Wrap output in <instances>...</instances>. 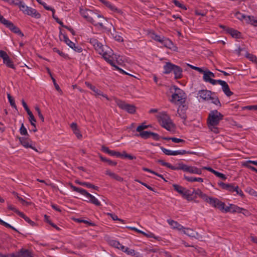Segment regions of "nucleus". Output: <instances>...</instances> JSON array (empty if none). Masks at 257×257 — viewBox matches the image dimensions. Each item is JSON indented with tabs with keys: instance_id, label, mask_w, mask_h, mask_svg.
I'll return each instance as SVG.
<instances>
[{
	"instance_id": "nucleus-1",
	"label": "nucleus",
	"mask_w": 257,
	"mask_h": 257,
	"mask_svg": "<svg viewBox=\"0 0 257 257\" xmlns=\"http://www.w3.org/2000/svg\"><path fill=\"white\" fill-rule=\"evenodd\" d=\"M81 15L87 21L92 23L95 26H99L102 28H104L102 21L104 18L101 15L90 10L80 9Z\"/></svg>"
},
{
	"instance_id": "nucleus-2",
	"label": "nucleus",
	"mask_w": 257,
	"mask_h": 257,
	"mask_svg": "<svg viewBox=\"0 0 257 257\" xmlns=\"http://www.w3.org/2000/svg\"><path fill=\"white\" fill-rule=\"evenodd\" d=\"M101 55H102L103 58L106 62L110 64L112 66L115 67L116 69L118 70L120 72L122 73V74H125L133 76V75L126 73L122 69L118 68L115 65L114 58L115 57V55H114L112 53L111 50H110L109 49H107L104 51L103 54H101Z\"/></svg>"
},
{
	"instance_id": "nucleus-3",
	"label": "nucleus",
	"mask_w": 257,
	"mask_h": 257,
	"mask_svg": "<svg viewBox=\"0 0 257 257\" xmlns=\"http://www.w3.org/2000/svg\"><path fill=\"white\" fill-rule=\"evenodd\" d=\"M158 121L161 125L168 131L171 129L172 123L170 116L165 112L160 113L157 115Z\"/></svg>"
},
{
	"instance_id": "nucleus-4",
	"label": "nucleus",
	"mask_w": 257,
	"mask_h": 257,
	"mask_svg": "<svg viewBox=\"0 0 257 257\" xmlns=\"http://www.w3.org/2000/svg\"><path fill=\"white\" fill-rule=\"evenodd\" d=\"M223 117V115L217 110L211 111L208 115L207 124L218 125Z\"/></svg>"
},
{
	"instance_id": "nucleus-5",
	"label": "nucleus",
	"mask_w": 257,
	"mask_h": 257,
	"mask_svg": "<svg viewBox=\"0 0 257 257\" xmlns=\"http://www.w3.org/2000/svg\"><path fill=\"white\" fill-rule=\"evenodd\" d=\"M174 189L188 201L192 200V193L191 191L178 184H173Z\"/></svg>"
},
{
	"instance_id": "nucleus-6",
	"label": "nucleus",
	"mask_w": 257,
	"mask_h": 257,
	"mask_svg": "<svg viewBox=\"0 0 257 257\" xmlns=\"http://www.w3.org/2000/svg\"><path fill=\"white\" fill-rule=\"evenodd\" d=\"M173 88L174 89L175 92L172 95L171 101L175 103H177V102L182 103L184 102L185 101V98H183L184 93L183 90L175 85L173 86Z\"/></svg>"
},
{
	"instance_id": "nucleus-7",
	"label": "nucleus",
	"mask_w": 257,
	"mask_h": 257,
	"mask_svg": "<svg viewBox=\"0 0 257 257\" xmlns=\"http://www.w3.org/2000/svg\"><path fill=\"white\" fill-rule=\"evenodd\" d=\"M114 100L115 103L120 108L125 110L130 113L134 114L136 112V107L135 105L126 103L124 101L115 98Z\"/></svg>"
},
{
	"instance_id": "nucleus-8",
	"label": "nucleus",
	"mask_w": 257,
	"mask_h": 257,
	"mask_svg": "<svg viewBox=\"0 0 257 257\" xmlns=\"http://www.w3.org/2000/svg\"><path fill=\"white\" fill-rule=\"evenodd\" d=\"M177 168V170H181L191 174L200 175L202 173V171L200 169H199L195 166L187 165L183 164V163H179Z\"/></svg>"
},
{
	"instance_id": "nucleus-9",
	"label": "nucleus",
	"mask_w": 257,
	"mask_h": 257,
	"mask_svg": "<svg viewBox=\"0 0 257 257\" xmlns=\"http://www.w3.org/2000/svg\"><path fill=\"white\" fill-rule=\"evenodd\" d=\"M20 9L25 14L31 16L32 17L37 19H39L41 17V14H39L36 9L26 6L23 2L20 5Z\"/></svg>"
},
{
	"instance_id": "nucleus-10",
	"label": "nucleus",
	"mask_w": 257,
	"mask_h": 257,
	"mask_svg": "<svg viewBox=\"0 0 257 257\" xmlns=\"http://www.w3.org/2000/svg\"><path fill=\"white\" fill-rule=\"evenodd\" d=\"M205 201L212 206L217 208L221 211H223V209H225V203L217 198L207 196Z\"/></svg>"
},
{
	"instance_id": "nucleus-11",
	"label": "nucleus",
	"mask_w": 257,
	"mask_h": 257,
	"mask_svg": "<svg viewBox=\"0 0 257 257\" xmlns=\"http://www.w3.org/2000/svg\"><path fill=\"white\" fill-rule=\"evenodd\" d=\"M89 42L94 47L95 50L99 54H103L104 51L107 49H109L106 46L103 45L101 43L94 38H91L89 40Z\"/></svg>"
},
{
	"instance_id": "nucleus-12",
	"label": "nucleus",
	"mask_w": 257,
	"mask_h": 257,
	"mask_svg": "<svg viewBox=\"0 0 257 257\" xmlns=\"http://www.w3.org/2000/svg\"><path fill=\"white\" fill-rule=\"evenodd\" d=\"M235 15L238 19L241 20L244 19L247 23L250 24L254 26H257V19H256L253 16H246L244 15L241 14L239 12H237Z\"/></svg>"
},
{
	"instance_id": "nucleus-13",
	"label": "nucleus",
	"mask_w": 257,
	"mask_h": 257,
	"mask_svg": "<svg viewBox=\"0 0 257 257\" xmlns=\"http://www.w3.org/2000/svg\"><path fill=\"white\" fill-rule=\"evenodd\" d=\"M2 24L6 26L7 28L9 29L13 33L17 34L22 37L24 36V34L20 29L15 26L12 22L6 19Z\"/></svg>"
},
{
	"instance_id": "nucleus-14",
	"label": "nucleus",
	"mask_w": 257,
	"mask_h": 257,
	"mask_svg": "<svg viewBox=\"0 0 257 257\" xmlns=\"http://www.w3.org/2000/svg\"><path fill=\"white\" fill-rule=\"evenodd\" d=\"M0 57L3 59L4 63L8 67L12 69H15V66L13 61L10 59L7 53L3 51L0 50Z\"/></svg>"
},
{
	"instance_id": "nucleus-15",
	"label": "nucleus",
	"mask_w": 257,
	"mask_h": 257,
	"mask_svg": "<svg viewBox=\"0 0 257 257\" xmlns=\"http://www.w3.org/2000/svg\"><path fill=\"white\" fill-rule=\"evenodd\" d=\"M21 145L26 148H31L32 149L38 152L37 149L32 146L33 142L29 137H19L18 138Z\"/></svg>"
},
{
	"instance_id": "nucleus-16",
	"label": "nucleus",
	"mask_w": 257,
	"mask_h": 257,
	"mask_svg": "<svg viewBox=\"0 0 257 257\" xmlns=\"http://www.w3.org/2000/svg\"><path fill=\"white\" fill-rule=\"evenodd\" d=\"M217 83L221 85L222 90L227 96L229 97L233 94V92L230 91L228 85L225 81L221 80H217Z\"/></svg>"
},
{
	"instance_id": "nucleus-17",
	"label": "nucleus",
	"mask_w": 257,
	"mask_h": 257,
	"mask_svg": "<svg viewBox=\"0 0 257 257\" xmlns=\"http://www.w3.org/2000/svg\"><path fill=\"white\" fill-rule=\"evenodd\" d=\"M85 84L88 88H89L91 90H92L95 93L96 96H102L103 97L105 98L107 100H110L109 98L107 96V95L103 94L101 90L96 88L95 86L92 85L89 82H85Z\"/></svg>"
},
{
	"instance_id": "nucleus-18",
	"label": "nucleus",
	"mask_w": 257,
	"mask_h": 257,
	"mask_svg": "<svg viewBox=\"0 0 257 257\" xmlns=\"http://www.w3.org/2000/svg\"><path fill=\"white\" fill-rule=\"evenodd\" d=\"M242 210L246 211L245 209L234 204H230L229 206L225 207V209H223V211L225 212H231L232 213H241Z\"/></svg>"
},
{
	"instance_id": "nucleus-19",
	"label": "nucleus",
	"mask_w": 257,
	"mask_h": 257,
	"mask_svg": "<svg viewBox=\"0 0 257 257\" xmlns=\"http://www.w3.org/2000/svg\"><path fill=\"white\" fill-rule=\"evenodd\" d=\"M22 104L25 110H26L29 116V120L31 122V124L33 126H35V122L36 121V119H35L34 115L33 114L29 108L27 103L25 102V101L23 100H22Z\"/></svg>"
},
{
	"instance_id": "nucleus-20",
	"label": "nucleus",
	"mask_w": 257,
	"mask_h": 257,
	"mask_svg": "<svg viewBox=\"0 0 257 257\" xmlns=\"http://www.w3.org/2000/svg\"><path fill=\"white\" fill-rule=\"evenodd\" d=\"M161 43L166 47L175 51L177 49V47L175 46L173 42L168 38L163 37V39Z\"/></svg>"
},
{
	"instance_id": "nucleus-21",
	"label": "nucleus",
	"mask_w": 257,
	"mask_h": 257,
	"mask_svg": "<svg viewBox=\"0 0 257 257\" xmlns=\"http://www.w3.org/2000/svg\"><path fill=\"white\" fill-rule=\"evenodd\" d=\"M199 97L204 100H208L212 98V92L208 90H201L198 92Z\"/></svg>"
},
{
	"instance_id": "nucleus-22",
	"label": "nucleus",
	"mask_w": 257,
	"mask_h": 257,
	"mask_svg": "<svg viewBox=\"0 0 257 257\" xmlns=\"http://www.w3.org/2000/svg\"><path fill=\"white\" fill-rule=\"evenodd\" d=\"M188 107L185 104H181L179 106L177 110V113L179 116L182 119L186 120L187 116L186 114V111Z\"/></svg>"
},
{
	"instance_id": "nucleus-23",
	"label": "nucleus",
	"mask_w": 257,
	"mask_h": 257,
	"mask_svg": "<svg viewBox=\"0 0 257 257\" xmlns=\"http://www.w3.org/2000/svg\"><path fill=\"white\" fill-rule=\"evenodd\" d=\"M86 197V198L88 199L87 201L90 202L96 206H100L101 205L100 202L93 195L88 193L87 191H85V193L83 195Z\"/></svg>"
},
{
	"instance_id": "nucleus-24",
	"label": "nucleus",
	"mask_w": 257,
	"mask_h": 257,
	"mask_svg": "<svg viewBox=\"0 0 257 257\" xmlns=\"http://www.w3.org/2000/svg\"><path fill=\"white\" fill-rule=\"evenodd\" d=\"M101 150L102 152H103L104 153H107L112 156H116V157H120V156H121V153L120 152H116L115 151L110 150L109 149V148L108 147H105L104 146H102L101 147Z\"/></svg>"
},
{
	"instance_id": "nucleus-25",
	"label": "nucleus",
	"mask_w": 257,
	"mask_h": 257,
	"mask_svg": "<svg viewBox=\"0 0 257 257\" xmlns=\"http://www.w3.org/2000/svg\"><path fill=\"white\" fill-rule=\"evenodd\" d=\"M182 229H184V233L190 237H194L196 238H199L200 237V235L199 233L197 232H195L192 229L184 228V227Z\"/></svg>"
},
{
	"instance_id": "nucleus-26",
	"label": "nucleus",
	"mask_w": 257,
	"mask_h": 257,
	"mask_svg": "<svg viewBox=\"0 0 257 257\" xmlns=\"http://www.w3.org/2000/svg\"><path fill=\"white\" fill-rule=\"evenodd\" d=\"M202 73L203 74V80L204 81L207 82H209L210 83H211L212 85H215L217 84V80H215V79H213L211 78L210 77V75H209V74H208V71L207 70H205V71L204 70V71Z\"/></svg>"
},
{
	"instance_id": "nucleus-27",
	"label": "nucleus",
	"mask_w": 257,
	"mask_h": 257,
	"mask_svg": "<svg viewBox=\"0 0 257 257\" xmlns=\"http://www.w3.org/2000/svg\"><path fill=\"white\" fill-rule=\"evenodd\" d=\"M174 68L173 69V73L175 75L176 79H180L182 77V69L177 65H174Z\"/></svg>"
},
{
	"instance_id": "nucleus-28",
	"label": "nucleus",
	"mask_w": 257,
	"mask_h": 257,
	"mask_svg": "<svg viewBox=\"0 0 257 257\" xmlns=\"http://www.w3.org/2000/svg\"><path fill=\"white\" fill-rule=\"evenodd\" d=\"M174 64H173L171 62H167L164 66V73L167 74H169L173 71V69L174 68Z\"/></svg>"
},
{
	"instance_id": "nucleus-29",
	"label": "nucleus",
	"mask_w": 257,
	"mask_h": 257,
	"mask_svg": "<svg viewBox=\"0 0 257 257\" xmlns=\"http://www.w3.org/2000/svg\"><path fill=\"white\" fill-rule=\"evenodd\" d=\"M20 257H33L32 252L27 249L22 248L20 250Z\"/></svg>"
},
{
	"instance_id": "nucleus-30",
	"label": "nucleus",
	"mask_w": 257,
	"mask_h": 257,
	"mask_svg": "<svg viewBox=\"0 0 257 257\" xmlns=\"http://www.w3.org/2000/svg\"><path fill=\"white\" fill-rule=\"evenodd\" d=\"M227 32L233 38H239L241 37V33L234 29L228 28L227 30Z\"/></svg>"
},
{
	"instance_id": "nucleus-31",
	"label": "nucleus",
	"mask_w": 257,
	"mask_h": 257,
	"mask_svg": "<svg viewBox=\"0 0 257 257\" xmlns=\"http://www.w3.org/2000/svg\"><path fill=\"white\" fill-rule=\"evenodd\" d=\"M62 36L64 41L68 45L70 48L74 46V43L69 39L66 35L62 34L61 31H60L59 36Z\"/></svg>"
},
{
	"instance_id": "nucleus-32",
	"label": "nucleus",
	"mask_w": 257,
	"mask_h": 257,
	"mask_svg": "<svg viewBox=\"0 0 257 257\" xmlns=\"http://www.w3.org/2000/svg\"><path fill=\"white\" fill-rule=\"evenodd\" d=\"M100 2H101L103 4H104L107 7L109 8L111 11L113 12H116L117 13L120 12V10H118L117 8H116L114 6L112 5L109 2L105 1L104 0H99Z\"/></svg>"
},
{
	"instance_id": "nucleus-33",
	"label": "nucleus",
	"mask_w": 257,
	"mask_h": 257,
	"mask_svg": "<svg viewBox=\"0 0 257 257\" xmlns=\"http://www.w3.org/2000/svg\"><path fill=\"white\" fill-rule=\"evenodd\" d=\"M75 182L77 183V184H78L80 185H82V186H85L88 188H92L94 190H98V187L97 186H96L90 183H88V182H80L78 180H76L75 181Z\"/></svg>"
},
{
	"instance_id": "nucleus-34",
	"label": "nucleus",
	"mask_w": 257,
	"mask_h": 257,
	"mask_svg": "<svg viewBox=\"0 0 257 257\" xmlns=\"http://www.w3.org/2000/svg\"><path fill=\"white\" fill-rule=\"evenodd\" d=\"M158 163H160L162 166H166L173 170H177V167H175L172 165H171L170 163L165 162L164 161L162 160H158L156 161Z\"/></svg>"
},
{
	"instance_id": "nucleus-35",
	"label": "nucleus",
	"mask_w": 257,
	"mask_h": 257,
	"mask_svg": "<svg viewBox=\"0 0 257 257\" xmlns=\"http://www.w3.org/2000/svg\"><path fill=\"white\" fill-rule=\"evenodd\" d=\"M167 222L170 225L172 226L175 228H178L179 230H181L183 228V226L179 224L177 221H175L174 220L168 219L167 220Z\"/></svg>"
},
{
	"instance_id": "nucleus-36",
	"label": "nucleus",
	"mask_w": 257,
	"mask_h": 257,
	"mask_svg": "<svg viewBox=\"0 0 257 257\" xmlns=\"http://www.w3.org/2000/svg\"><path fill=\"white\" fill-rule=\"evenodd\" d=\"M184 179L186 181H187L188 182H195V181L198 182H203V179L201 178L188 177V176L185 175Z\"/></svg>"
},
{
	"instance_id": "nucleus-37",
	"label": "nucleus",
	"mask_w": 257,
	"mask_h": 257,
	"mask_svg": "<svg viewBox=\"0 0 257 257\" xmlns=\"http://www.w3.org/2000/svg\"><path fill=\"white\" fill-rule=\"evenodd\" d=\"M101 161L107 163L108 164L111 166H115L117 165V162L115 161H111L105 157H102L101 155L99 156Z\"/></svg>"
},
{
	"instance_id": "nucleus-38",
	"label": "nucleus",
	"mask_w": 257,
	"mask_h": 257,
	"mask_svg": "<svg viewBox=\"0 0 257 257\" xmlns=\"http://www.w3.org/2000/svg\"><path fill=\"white\" fill-rule=\"evenodd\" d=\"M191 193H192V195L193 194H195V195H198L199 196H200L201 198H202L204 200H205L207 197V196L205 194H204L201 191V190H200L199 189H196V190L194 189L193 192H191Z\"/></svg>"
},
{
	"instance_id": "nucleus-39",
	"label": "nucleus",
	"mask_w": 257,
	"mask_h": 257,
	"mask_svg": "<svg viewBox=\"0 0 257 257\" xmlns=\"http://www.w3.org/2000/svg\"><path fill=\"white\" fill-rule=\"evenodd\" d=\"M151 133V132L149 131H143L140 132V134L139 135H137V136H140L141 138L144 139H147L150 138Z\"/></svg>"
},
{
	"instance_id": "nucleus-40",
	"label": "nucleus",
	"mask_w": 257,
	"mask_h": 257,
	"mask_svg": "<svg viewBox=\"0 0 257 257\" xmlns=\"http://www.w3.org/2000/svg\"><path fill=\"white\" fill-rule=\"evenodd\" d=\"M70 187L73 191L79 192L82 195H84V193H85V191H86L85 189H82L81 188H78L76 186H74L72 184H70Z\"/></svg>"
},
{
	"instance_id": "nucleus-41",
	"label": "nucleus",
	"mask_w": 257,
	"mask_h": 257,
	"mask_svg": "<svg viewBox=\"0 0 257 257\" xmlns=\"http://www.w3.org/2000/svg\"><path fill=\"white\" fill-rule=\"evenodd\" d=\"M8 208L9 209L13 211L14 212H16L18 215H22L23 212H20L19 210L17 209L15 206L12 204H9L8 206Z\"/></svg>"
},
{
	"instance_id": "nucleus-42",
	"label": "nucleus",
	"mask_w": 257,
	"mask_h": 257,
	"mask_svg": "<svg viewBox=\"0 0 257 257\" xmlns=\"http://www.w3.org/2000/svg\"><path fill=\"white\" fill-rule=\"evenodd\" d=\"M20 133L21 135L29 136L27 128L25 127L24 123H22L20 128Z\"/></svg>"
},
{
	"instance_id": "nucleus-43",
	"label": "nucleus",
	"mask_w": 257,
	"mask_h": 257,
	"mask_svg": "<svg viewBox=\"0 0 257 257\" xmlns=\"http://www.w3.org/2000/svg\"><path fill=\"white\" fill-rule=\"evenodd\" d=\"M143 235L147 237L154 238L157 240H160V237L159 236H156L153 233L149 232L148 233H146L144 232Z\"/></svg>"
},
{
	"instance_id": "nucleus-44",
	"label": "nucleus",
	"mask_w": 257,
	"mask_h": 257,
	"mask_svg": "<svg viewBox=\"0 0 257 257\" xmlns=\"http://www.w3.org/2000/svg\"><path fill=\"white\" fill-rule=\"evenodd\" d=\"M250 163H248L247 161H246L242 163V166L250 169L252 171L255 172V171H256V169L255 167L250 165Z\"/></svg>"
},
{
	"instance_id": "nucleus-45",
	"label": "nucleus",
	"mask_w": 257,
	"mask_h": 257,
	"mask_svg": "<svg viewBox=\"0 0 257 257\" xmlns=\"http://www.w3.org/2000/svg\"><path fill=\"white\" fill-rule=\"evenodd\" d=\"M217 125H212L208 124V128L213 132L215 134H218L219 133V128L217 127Z\"/></svg>"
},
{
	"instance_id": "nucleus-46",
	"label": "nucleus",
	"mask_w": 257,
	"mask_h": 257,
	"mask_svg": "<svg viewBox=\"0 0 257 257\" xmlns=\"http://www.w3.org/2000/svg\"><path fill=\"white\" fill-rule=\"evenodd\" d=\"M111 34L116 41L118 42H122L123 41L122 37L115 33H111Z\"/></svg>"
},
{
	"instance_id": "nucleus-47",
	"label": "nucleus",
	"mask_w": 257,
	"mask_h": 257,
	"mask_svg": "<svg viewBox=\"0 0 257 257\" xmlns=\"http://www.w3.org/2000/svg\"><path fill=\"white\" fill-rule=\"evenodd\" d=\"M152 38L156 41L161 43L162 41L163 37H161L159 35H158L155 33H153L152 34Z\"/></svg>"
},
{
	"instance_id": "nucleus-48",
	"label": "nucleus",
	"mask_w": 257,
	"mask_h": 257,
	"mask_svg": "<svg viewBox=\"0 0 257 257\" xmlns=\"http://www.w3.org/2000/svg\"><path fill=\"white\" fill-rule=\"evenodd\" d=\"M7 95H8V99H9V101L10 102V103L11 105L13 107L16 108V104L15 103V100L13 98L12 96L9 93H8L7 94Z\"/></svg>"
},
{
	"instance_id": "nucleus-49",
	"label": "nucleus",
	"mask_w": 257,
	"mask_h": 257,
	"mask_svg": "<svg viewBox=\"0 0 257 257\" xmlns=\"http://www.w3.org/2000/svg\"><path fill=\"white\" fill-rule=\"evenodd\" d=\"M8 3L10 4H13L16 6H19L20 7L23 2L20 1V0H8Z\"/></svg>"
},
{
	"instance_id": "nucleus-50",
	"label": "nucleus",
	"mask_w": 257,
	"mask_h": 257,
	"mask_svg": "<svg viewBox=\"0 0 257 257\" xmlns=\"http://www.w3.org/2000/svg\"><path fill=\"white\" fill-rule=\"evenodd\" d=\"M173 3L175 4V5L180 8H181L184 10H186V7L183 5V4H181L179 1L177 0H173Z\"/></svg>"
},
{
	"instance_id": "nucleus-51",
	"label": "nucleus",
	"mask_w": 257,
	"mask_h": 257,
	"mask_svg": "<svg viewBox=\"0 0 257 257\" xmlns=\"http://www.w3.org/2000/svg\"><path fill=\"white\" fill-rule=\"evenodd\" d=\"M75 221L78 222H83V223H84L85 224H89L90 226H93L95 225L94 223H92V222H89L87 220H83V219H80V218H77L75 219Z\"/></svg>"
},
{
	"instance_id": "nucleus-52",
	"label": "nucleus",
	"mask_w": 257,
	"mask_h": 257,
	"mask_svg": "<svg viewBox=\"0 0 257 257\" xmlns=\"http://www.w3.org/2000/svg\"><path fill=\"white\" fill-rule=\"evenodd\" d=\"M149 127V125H145L144 124H142L141 125H139L136 130L138 132H141L144 131L145 129H146Z\"/></svg>"
},
{
	"instance_id": "nucleus-53",
	"label": "nucleus",
	"mask_w": 257,
	"mask_h": 257,
	"mask_svg": "<svg viewBox=\"0 0 257 257\" xmlns=\"http://www.w3.org/2000/svg\"><path fill=\"white\" fill-rule=\"evenodd\" d=\"M21 217L24 218L26 221L28 222L31 225H34L35 223L34 221H32L28 217L26 216L23 213L22 215H20Z\"/></svg>"
},
{
	"instance_id": "nucleus-54",
	"label": "nucleus",
	"mask_w": 257,
	"mask_h": 257,
	"mask_svg": "<svg viewBox=\"0 0 257 257\" xmlns=\"http://www.w3.org/2000/svg\"><path fill=\"white\" fill-rule=\"evenodd\" d=\"M35 110H36V111L38 113L39 117L40 118V119L42 120V121L44 122V117L41 112L40 109L39 108V107L36 106Z\"/></svg>"
},
{
	"instance_id": "nucleus-55",
	"label": "nucleus",
	"mask_w": 257,
	"mask_h": 257,
	"mask_svg": "<svg viewBox=\"0 0 257 257\" xmlns=\"http://www.w3.org/2000/svg\"><path fill=\"white\" fill-rule=\"evenodd\" d=\"M109 244L117 248H118L120 243L115 240H111L109 241Z\"/></svg>"
},
{
	"instance_id": "nucleus-56",
	"label": "nucleus",
	"mask_w": 257,
	"mask_h": 257,
	"mask_svg": "<svg viewBox=\"0 0 257 257\" xmlns=\"http://www.w3.org/2000/svg\"><path fill=\"white\" fill-rule=\"evenodd\" d=\"M14 194L16 195V197L17 198H18V199L21 201V202L23 204V205H29L30 204V203L29 202H28L27 201H25V200H24L22 198L20 197V196H19L18 194L16 193H14Z\"/></svg>"
},
{
	"instance_id": "nucleus-57",
	"label": "nucleus",
	"mask_w": 257,
	"mask_h": 257,
	"mask_svg": "<svg viewBox=\"0 0 257 257\" xmlns=\"http://www.w3.org/2000/svg\"><path fill=\"white\" fill-rule=\"evenodd\" d=\"M246 57L253 62H255L257 60L256 57L251 54H247Z\"/></svg>"
},
{
	"instance_id": "nucleus-58",
	"label": "nucleus",
	"mask_w": 257,
	"mask_h": 257,
	"mask_svg": "<svg viewBox=\"0 0 257 257\" xmlns=\"http://www.w3.org/2000/svg\"><path fill=\"white\" fill-rule=\"evenodd\" d=\"M150 137H152L155 141H159L161 138L158 134L153 132L151 133Z\"/></svg>"
},
{
	"instance_id": "nucleus-59",
	"label": "nucleus",
	"mask_w": 257,
	"mask_h": 257,
	"mask_svg": "<svg viewBox=\"0 0 257 257\" xmlns=\"http://www.w3.org/2000/svg\"><path fill=\"white\" fill-rule=\"evenodd\" d=\"M107 215L110 216L113 220H118L122 222H123L122 219L118 218L117 216L114 214L108 213Z\"/></svg>"
},
{
	"instance_id": "nucleus-60",
	"label": "nucleus",
	"mask_w": 257,
	"mask_h": 257,
	"mask_svg": "<svg viewBox=\"0 0 257 257\" xmlns=\"http://www.w3.org/2000/svg\"><path fill=\"white\" fill-rule=\"evenodd\" d=\"M54 13H55V11L53 13V15H52L53 18L55 20V21H56L57 23H58L59 24H60L61 26V27L64 28L65 25H64L63 24V22L61 21H60L58 18L56 17L55 16Z\"/></svg>"
},
{
	"instance_id": "nucleus-61",
	"label": "nucleus",
	"mask_w": 257,
	"mask_h": 257,
	"mask_svg": "<svg viewBox=\"0 0 257 257\" xmlns=\"http://www.w3.org/2000/svg\"><path fill=\"white\" fill-rule=\"evenodd\" d=\"M236 189H237V186H234L231 184H229L227 190L233 192H234Z\"/></svg>"
},
{
	"instance_id": "nucleus-62",
	"label": "nucleus",
	"mask_w": 257,
	"mask_h": 257,
	"mask_svg": "<svg viewBox=\"0 0 257 257\" xmlns=\"http://www.w3.org/2000/svg\"><path fill=\"white\" fill-rule=\"evenodd\" d=\"M188 65L192 69L196 70V71H198L199 72H200V73H202L204 71V70L201 68L194 66H193V65H191L190 64H188Z\"/></svg>"
},
{
	"instance_id": "nucleus-63",
	"label": "nucleus",
	"mask_w": 257,
	"mask_h": 257,
	"mask_svg": "<svg viewBox=\"0 0 257 257\" xmlns=\"http://www.w3.org/2000/svg\"><path fill=\"white\" fill-rule=\"evenodd\" d=\"M209 100H212V102L215 104V105L221 106L220 101L217 97L214 98L212 96V98H210Z\"/></svg>"
},
{
	"instance_id": "nucleus-64",
	"label": "nucleus",
	"mask_w": 257,
	"mask_h": 257,
	"mask_svg": "<svg viewBox=\"0 0 257 257\" xmlns=\"http://www.w3.org/2000/svg\"><path fill=\"white\" fill-rule=\"evenodd\" d=\"M105 174L108 175L110 177H111L113 179H115V177H116V174H115L113 172H111L109 170H107L105 171Z\"/></svg>"
}]
</instances>
